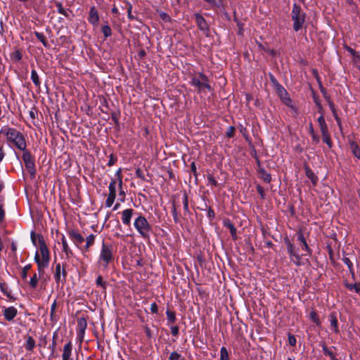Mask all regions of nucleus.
I'll return each instance as SVG.
<instances>
[{
    "mask_svg": "<svg viewBox=\"0 0 360 360\" xmlns=\"http://www.w3.org/2000/svg\"><path fill=\"white\" fill-rule=\"evenodd\" d=\"M72 344L71 341L67 342L63 349L62 360H70L72 355Z\"/></svg>",
    "mask_w": 360,
    "mask_h": 360,
    "instance_id": "nucleus-22",
    "label": "nucleus"
},
{
    "mask_svg": "<svg viewBox=\"0 0 360 360\" xmlns=\"http://www.w3.org/2000/svg\"><path fill=\"white\" fill-rule=\"evenodd\" d=\"M112 107L110 105L109 103L105 98H103V101L101 102V110L103 113H105L108 115V119L110 118L109 117V112L112 110ZM107 120V118H105Z\"/></svg>",
    "mask_w": 360,
    "mask_h": 360,
    "instance_id": "nucleus-32",
    "label": "nucleus"
},
{
    "mask_svg": "<svg viewBox=\"0 0 360 360\" xmlns=\"http://www.w3.org/2000/svg\"><path fill=\"white\" fill-rule=\"evenodd\" d=\"M207 181H208V184H210L215 187L218 186V182L214 179V177L211 174H209L207 176Z\"/></svg>",
    "mask_w": 360,
    "mask_h": 360,
    "instance_id": "nucleus-59",
    "label": "nucleus"
},
{
    "mask_svg": "<svg viewBox=\"0 0 360 360\" xmlns=\"http://www.w3.org/2000/svg\"><path fill=\"white\" fill-rule=\"evenodd\" d=\"M56 307H57V302H56V300H54V302L51 305L50 316H51V320L52 321H56L55 319V311H56Z\"/></svg>",
    "mask_w": 360,
    "mask_h": 360,
    "instance_id": "nucleus-54",
    "label": "nucleus"
},
{
    "mask_svg": "<svg viewBox=\"0 0 360 360\" xmlns=\"http://www.w3.org/2000/svg\"><path fill=\"white\" fill-rule=\"evenodd\" d=\"M180 354L177 353L176 352H172L169 356V360H180Z\"/></svg>",
    "mask_w": 360,
    "mask_h": 360,
    "instance_id": "nucleus-62",
    "label": "nucleus"
},
{
    "mask_svg": "<svg viewBox=\"0 0 360 360\" xmlns=\"http://www.w3.org/2000/svg\"><path fill=\"white\" fill-rule=\"evenodd\" d=\"M285 244L286 245L287 252L290 256L291 262L296 266L301 265V259L303 255L299 254V248H295V245L289 240L288 238L284 239Z\"/></svg>",
    "mask_w": 360,
    "mask_h": 360,
    "instance_id": "nucleus-8",
    "label": "nucleus"
},
{
    "mask_svg": "<svg viewBox=\"0 0 360 360\" xmlns=\"http://www.w3.org/2000/svg\"><path fill=\"white\" fill-rule=\"evenodd\" d=\"M342 260L344 262V264L347 265L352 276L354 277V269L352 262L347 257H343Z\"/></svg>",
    "mask_w": 360,
    "mask_h": 360,
    "instance_id": "nucleus-38",
    "label": "nucleus"
},
{
    "mask_svg": "<svg viewBox=\"0 0 360 360\" xmlns=\"http://www.w3.org/2000/svg\"><path fill=\"white\" fill-rule=\"evenodd\" d=\"M259 174V177L266 183H271L272 179H271V175L270 173L267 172V171L263 168V167H259V169H258L257 170Z\"/></svg>",
    "mask_w": 360,
    "mask_h": 360,
    "instance_id": "nucleus-28",
    "label": "nucleus"
},
{
    "mask_svg": "<svg viewBox=\"0 0 360 360\" xmlns=\"http://www.w3.org/2000/svg\"><path fill=\"white\" fill-rule=\"evenodd\" d=\"M38 248L39 255V262L49 264L51 255L49 250L46 244L44 236L41 234H37Z\"/></svg>",
    "mask_w": 360,
    "mask_h": 360,
    "instance_id": "nucleus-6",
    "label": "nucleus"
},
{
    "mask_svg": "<svg viewBox=\"0 0 360 360\" xmlns=\"http://www.w3.org/2000/svg\"><path fill=\"white\" fill-rule=\"evenodd\" d=\"M110 115L111 119L115 122V124H119V117H120V111L118 110H116L112 108L110 112L109 115Z\"/></svg>",
    "mask_w": 360,
    "mask_h": 360,
    "instance_id": "nucleus-42",
    "label": "nucleus"
},
{
    "mask_svg": "<svg viewBox=\"0 0 360 360\" xmlns=\"http://www.w3.org/2000/svg\"><path fill=\"white\" fill-rule=\"evenodd\" d=\"M304 168L305 174L307 178L311 181L314 186H316L319 181L318 176L314 173L312 169L308 165H305Z\"/></svg>",
    "mask_w": 360,
    "mask_h": 360,
    "instance_id": "nucleus-23",
    "label": "nucleus"
},
{
    "mask_svg": "<svg viewBox=\"0 0 360 360\" xmlns=\"http://www.w3.org/2000/svg\"><path fill=\"white\" fill-rule=\"evenodd\" d=\"M172 216H173L174 221L176 224L179 223V215H178V212H177V210H176V204H175L174 202H173L172 207Z\"/></svg>",
    "mask_w": 360,
    "mask_h": 360,
    "instance_id": "nucleus-53",
    "label": "nucleus"
},
{
    "mask_svg": "<svg viewBox=\"0 0 360 360\" xmlns=\"http://www.w3.org/2000/svg\"><path fill=\"white\" fill-rule=\"evenodd\" d=\"M38 280H39V278L37 277V274L34 273L29 281V284L32 289L37 288V284H38Z\"/></svg>",
    "mask_w": 360,
    "mask_h": 360,
    "instance_id": "nucleus-50",
    "label": "nucleus"
},
{
    "mask_svg": "<svg viewBox=\"0 0 360 360\" xmlns=\"http://www.w3.org/2000/svg\"><path fill=\"white\" fill-rule=\"evenodd\" d=\"M239 131L243 134V137L248 140L249 135L246 127H243V124L239 125Z\"/></svg>",
    "mask_w": 360,
    "mask_h": 360,
    "instance_id": "nucleus-57",
    "label": "nucleus"
},
{
    "mask_svg": "<svg viewBox=\"0 0 360 360\" xmlns=\"http://www.w3.org/2000/svg\"><path fill=\"white\" fill-rule=\"evenodd\" d=\"M167 319L169 323H174L176 321L175 311H171L169 309L166 311Z\"/></svg>",
    "mask_w": 360,
    "mask_h": 360,
    "instance_id": "nucleus-43",
    "label": "nucleus"
},
{
    "mask_svg": "<svg viewBox=\"0 0 360 360\" xmlns=\"http://www.w3.org/2000/svg\"><path fill=\"white\" fill-rule=\"evenodd\" d=\"M116 184H117V179H112L110 184H109V193L108 195H115L116 196Z\"/></svg>",
    "mask_w": 360,
    "mask_h": 360,
    "instance_id": "nucleus-44",
    "label": "nucleus"
},
{
    "mask_svg": "<svg viewBox=\"0 0 360 360\" xmlns=\"http://www.w3.org/2000/svg\"><path fill=\"white\" fill-rule=\"evenodd\" d=\"M236 132V128L233 126H229L227 129V131L226 132V136L231 139L233 138L235 136Z\"/></svg>",
    "mask_w": 360,
    "mask_h": 360,
    "instance_id": "nucleus-55",
    "label": "nucleus"
},
{
    "mask_svg": "<svg viewBox=\"0 0 360 360\" xmlns=\"http://www.w3.org/2000/svg\"><path fill=\"white\" fill-rule=\"evenodd\" d=\"M58 338V335L56 333V332H55L53 335V338H52V342L51 344L49 345V348L51 349V354L49 355V359H53V358H56L58 356V354L56 353V339Z\"/></svg>",
    "mask_w": 360,
    "mask_h": 360,
    "instance_id": "nucleus-25",
    "label": "nucleus"
},
{
    "mask_svg": "<svg viewBox=\"0 0 360 360\" xmlns=\"http://www.w3.org/2000/svg\"><path fill=\"white\" fill-rule=\"evenodd\" d=\"M219 360H230L229 353L225 347H221L220 349Z\"/></svg>",
    "mask_w": 360,
    "mask_h": 360,
    "instance_id": "nucleus-45",
    "label": "nucleus"
},
{
    "mask_svg": "<svg viewBox=\"0 0 360 360\" xmlns=\"http://www.w3.org/2000/svg\"><path fill=\"white\" fill-rule=\"evenodd\" d=\"M31 268H32L31 264H28L22 268V271H21V278L23 281L27 280V273L31 269Z\"/></svg>",
    "mask_w": 360,
    "mask_h": 360,
    "instance_id": "nucleus-48",
    "label": "nucleus"
},
{
    "mask_svg": "<svg viewBox=\"0 0 360 360\" xmlns=\"http://www.w3.org/2000/svg\"><path fill=\"white\" fill-rule=\"evenodd\" d=\"M117 157L115 155L110 154L109 156L108 162L107 163L108 166L111 167L115 165V163L117 162Z\"/></svg>",
    "mask_w": 360,
    "mask_h": 360,
    "instance_id": "nucleus-58",
    "label": "nucleus"
},
{
    "mask_svg": "<svg viewBox=\"0 0 360 360\" xmlns=\"http://www.w3.org/2000/svg\"><path fill=\"white\" fill-rule=\"evenodd\" d=\"M100 259L105 262V266L113 259L112 247L111 245L105 244L104 241L102 244Z\"/></svg>",
    "mask_w": 360,
    "mask_h": 360,
    "instance_id": "nucleus-11",
    "label": "nucleus"
},
{
    "mask_svg": "<svg viewBox=\"0 0 360 360\" xmlns=\"http://www.w3.org/2000/svg\"><path fill=\"white\" fill-rule=\"evenodd\" d=\"M328 105H329V108L333 113V115L334 117L338 116V114H337V111H336V108H335V104L333 101H330L329 103H328Z\"/></svg>",
    "mask_w": 360,
    "mask_h": 360,
    "instance_id": "nucleus-63",
    "label": "nucleus"
},
{
    "mask_svg": "<svg viewBox=\"0 0 360 360\" xmlns=\"http://www.w3.org/2000/svg\"><path fill=\"white\" fill-rule=\"evenodd\" d=\"M136 178L140 179L142 181L150 180V176L147 171H143L141 169H136Z\"/></svg>",
    "mask_w": 360,
    "mask_h": 360,
    "instance_id": "nucleus-36",
    "label": "nucleus"
},
{
    "mask_svg": "<svg viewBox=\"0 0 360 360\" xmlns=\"http://www.w3.org/2000/svg\"><path fill=\"white\" fill-rule=\"evenodd\" d=\"M269 77L276 91L283 86L271 72L269 73Z\"/></svg>",
    "mask_w": 360,
    "mask_h": 360,
    "instance_id": "nucleus-39",
    "label": "nucleus"
},
{
    "mask_svg": "<svg viewBox=\"0 0 360 360\" xmlns=\"http://www.w3.org/2000/svg\"><path fill=\"white\" fill-rule=\"evenodd\" d=\"M34 34L37 37V39L42 43L44 47H49V44L48 43L46 37L44 36L43 33L35 31L34 32Z\"/></svg>",
    "mask_w": 360,
    "mask_h": 360,
    "instance_id": "nucleus-37",
    "label": "nucleus"
},
{
    "mask_svg": "<svg viewBox=\"0 0 360 360\" xmlns=\"http://www.w3.org/2000/svg\"><path fill=\"white\" fill-rule=\"evenodd\" d=\"M190 84L196 87L198 93L202 92L204 89L207 90V91L212 90L210 84L209 77L203 72H198V76L193 77L190 81Z\"/></svg>",
    "mask_w": 360,
    "mask_h": 360,
    "instance_id": "nucleus-4",
    "label": "nucleus"
},
{
    "mask_svg": "<svg viewBox=\"0 0 360 360\" xmlns=\"http://www.w3.org/2000/svg\"><path fill=\"white\" fill-rule=\"evenodd\" d=\"M134 214L132 209H126L122 212V221L124 225L129 226Z\"/></svg>",
    "mask_w": 360,
    "mask_h": 360,
    "instance_id": "nucleus-18",
    "label": "nucleus"
},
{
    "mask_svg": "<svg viewBox=\"0 0 360 360\" xmlns=\"http://www.w3.org/2000/svg\"><path fill=\"white\" fill-rule=\"evenodd\" d=\"M5 198L3 195H0V224H1L5 219V210L4 207Z\"/></svg>",
    "mask_w": 360,
    "mask_h": 360,
    "instance_id": "nucleus-40",
    "label": "nucleus"
},
{
    "mask_svg": "<svg viewBox=\"0 0 360 360\" xmlns=\"http://www.w3.org/2000/svg\"><path fill=\"white\" fill-rule=\"evenodd\" d=\"M329 320L330 323V327L333 331L338 334L340 333L339 327H338V321L337 318L336 312H331L329 315Z\"/></svg>",
    "mask_w": 360,
    "mask_h": 360,
    "instance_id": "nucleus-21",
    "label": "nucleus"
},
{
    "mask_svg": "<svg viewBox=\"0 0 360 360\" xmlns=\"http://www.w3.org/2000/svg\"><path fill=\"white\" fill-rule=\"evenodd\" d=\"M184 213L189 212L188 210V197L186 193H184L182 198Z\"/></svg>",
    "mask_w": 360,
    "mask_h": 360,
    "instance_id": "nucleus-52",
    "label": "nucleus"
},
{
    "mask_svg": "<svg viewBox=\"0 0 360 360\" xmlns=\"http://www.w3.org/2000/svg\"><path fill=\"white\" fill-rule=\"evenodd\" d=\"M65 266L66 264L61 265L60 263H58L56 265L53 277L57 284L60 283L65 284L66 282L68 271H66Z\"/></svg>",
    "mask_w": 360,
    "mask_h": 360,
    "instance_id": "nucleus-10",
    "label": "nucleus"
},
{
    "mask_svg": "<svg viewBox=\"0 0 360 360\" xmlns=\"http://www.w3.org/2000/svg\"><path fill=\"white\" fill-rule=\"evenodd\" d=\"M36 346V342L32 336H27L26 338L25 343L24 347L28 352H32Z\"/></svg>",
    "mask_w": 360,
    "mask_h": 360,
    "instance_id": "nucleus-31",
    "label": "nucleus"
},
{
    "mask_svg": "<svg viewBox=\"0 0 360 360\" xmlns=\"http://www.w3.org/2000/svg\"><path fill=\"white\" fill-rule=\"evenodd\" d=\"M347 289L354 290L356 293L360 294V283H355L354 284H346Z\"/></svg>",
    "mask_w": 360,
    "mask_h": 360,
    "instance_id": "nucleus-51",
    "label": "nucleus"
},
{
    "mask_svg": "<svg viewBox=\"0 0 360 360\" xmlns=\"http://www.w3.org/2000/svg\"><path fill=\"white\" fill-rule=\"evenodd\" d=\"M68 235L73 243L80 250V245L84 241V237L78 231L71 229L68 231Z\"/></svg>",
    "mask_w": 360,
    "mask_h": 360,
    "instance_id": "nucleus-13",
    "label": "nucleus"
},
{
    "mask_svg": "<svg viewBox=\"0 0 360 360\" xmlns=\"http://www.w3.org/2000/svg\"><path fill=\"white\" fill-rule=\"evenodd\" d=\"M95 238L96 236L93 233L89 235L86 238V245L82 248H80V250L82 252L83 254L84 253V252H88L90 247L94 245L95 242Z\"/></svg>",
    "mask_w": 360,
    "mask_h": 360,
    "instance_id": "nucleus-27",
    "label": "nucleus"
},
{
    "mask_svg": "<svg viewBox=\"0 0 360 360\" xmlns=\"http://www.w3.org/2000/svg\"><path fill=\"white\" fill-rule=\"evenodd\" d=\"M61 243H62V245H63V251L65 252L66 257L69 258V257L73 256L72 251L70 248L65 236H63V237L61 238Z\"/></svg>",
    "mask_w": 360,
    "mask_h": 360,
    "instance_id": "nucleus-30",
    "label": "nucleus"
},
{
    "mask_svg": "<svg viewBox=\"0 0 360 360\" xmlns=\"http://www.w3.org/2000/svg\"><path fill=\"white\" fill-rule=\"evenodd\" d=\"M101 32L105 39H107L112 35V30L108 25H103L101 27Z\"/></svg>",
    "mask_w": 360,
    "mask_h": 360,
    "instance_id": "nucleus-47",
    "label": "nucleus"
},
{
    "mask_svg": "<svg viewBox=\"0 0 360 360\" xmlns=\"http://www.w3.org/2000/svg\"><path fill=\"white\" fill-rule=\"evenodd\" d=\"M309 319L318 326L320 327L321 326V321H320L317 313L312 310L309 313Z\"/></svg>",
    "mask_w": 360,
    "mask_h": 360,
    "instance_id": "nucleus-41",
    "label": "nucleus"
},
{
    "mask_svg": "<svg viewBox=\"0 0 360 360\" xmlns=\"http://www.w3.org/2000/svg\"><path fill=\"white\" fill-rule=\"evenodd\" d=\"M131 230H129L126 233L123 231L124 234L122 236L124 242L126 254L122 259V265L124 269L131 271L135 268L134 259V236L131 233Z\"/></svg>",
    "mask_w": 360,
    "mask_h": 360,
    "instance_id": "nucleus-1",
    "label": "nucleus"
},
{
    "mask_svg": "<svg viewBox=\"0 0 360 360\" xmlns=\"http://www.w3.org/2000/svg\"><path fill=\"white\" fill-rule=\"evenodd\" d=\"M276 93L284 105L295 112H297V108L294 104V102L290 97L288 92L283 86L277 90Z\"/></svg>",
    "mask_w": 360,
    "mask_h": 360,
    "instance_id": "nucleus-9",
    "label": "nucleus"
},
{
    "mask_svg": "<svg viewBox=\"0 0 360 360\" xmlns=\"http://www.w3.org/2000/svg\"><path fill=\"white\" fill-rule=\"evenodd\" d=\"M1 132L6 136L7 141L13 143L19 150L27 148L25 136L16 129L5 126L1 128Z\"/></svg>",
    "mask_w": 360,
    "mask_h": 360,
    "instance_id": "nucleus-2",
    "label": "nucleus"
},
{
    "mask_svg": "<svg viewBox=\"0 0 360 360\" xmlns=\"http://www.w3.org/2000/svg\"><path fill=\"white\" fill-rule=\"evenodd\" d=\"M22 153V160L25 163V166L27 169L31 179H34L36 176V167H35V159L34 157L32 155L31 153L27 150L25 148V150H21Z\"/></svg>",
    "mask_w": 360,
    "mask_h": 360,
    "instance_id": "nucleus-7",
    "label": "nucleus"
},
{
    "mask_svg": "<svg viewBox=\"0 0 360 360\" xmlns=\"http://www.w3.org/2000/svg\"><path fill=\"white\" fill-rule=\"evenodd\" d=\"M3 314L6 321H12L18 314V309L13 306L8 307H3Z\"/></svg>",
    "mask_w": 360,
    "mask_h": 360,
    "instance_id": "nucleus-15",
    "label": "nucleus"
},
{
    "mask_svg": "<svg viewBox=\"0 0 360 360\" xmlns=\"http://www.w3.org/2000/svg\"><path fill=\"white\" fill-rule=\"evenodd\" d=\"M256 189H257V191L260 195L261 198L264 199L266 198V195H265L264 190L263 187L258 184L256 186Z\"/></svg>",
    "mask_w": 360,
    "mask_h": 360,
    "instance_id": "nucleus-60",
    "label": "nucleus"
},
{
    "mask_svg": "<svg viewBox=\"0 0 360 360\" xmlns=\"http://www.w3.org/2000/svg\"><path fill=\"white\" fill-rule=\"evenodd\" d=\"M288 343L290 346H295L297 343L295 337L292 334H288Z\"/></svg>",
    "mask_w": 360,
    "mask_h": 360,
    "instance_id": "nucleus-64",
    "label": "nucleus"
},
{
    "mask_svg": "<svg viewBox=\"0 0 360 360\" xmlns=\"http://www.w3.org/2000/svg\"><path fill=\"white\" fill-rule=\"evenodd\" d=\"M96 285L97 287L101 288L102 292L105 293L107 286L109 285V283L103 281V277L101 275H99L96 280Z\"/></svg>",
    "mask_w": 360,
    "mask_h": 360,
    "instance_id": "nucleus-33",
    "label": "nucleus"
},
{
    "mask_svg": "<svg viewBox=\"0 0 360 360\" xmlns=\"http://www.w3.org/2000/svg\"><path fill=\"white\" fill-rule=\"evenodd\" d=\"M313 72H314V75L315 76L317 82H319L320 91H321L323 98L327 101V103H329L330 101H332L331 99H330V96L328 94V93L326 91V89L323 86V85L321 84V79H320V77L319 76L317 70H314Z\"/></svg>",
    "mask_w": 360,
    "mask_h": 360,
    "instance_id": "nucleus-20",
    "label": "nucleus"
},
{
    "mask_svg": "<svg viewBox=\"0 0 360 360\" xmlns=\"http://www.w3.org/2000/svg\"><path fill=\"white\" fill-rule=\"evenodd\" d=\"M349 147L352 154L358 159H360V148L358 144L355 141H352L349 143Z\"/></svg>",
    "mask_w": 360,
    "mask_h": 360,
    "instance_id": "nucleus-34",
    "label": "nucleus"
},
{
    "mask_svg": "<svg viewBox=\"0 0 360 360\" xmlns=\"http://www.w3.org/2000/svg\"><path fill=\"white\" fill-rule=\"evenodd\" d=\"M296 236H297V240H299L302 245V249L303 250L306 251L309 256H311L312 250L308 245L306 238L304 237V233L302 232V231L301 229H300L298 231H297Z\"/></svg>",
    "mask_w": 360,
    "mask_h": 360,
    "instance_id": "nucleus-14",
    "label": "nucleus"
},
{
    "mask_svg": "<svg viewBox=\"0 0 360 360\" xmlns=\"http://www.w3.org/2000/svg\"><path fill=\"white\" fill-rule=\"evenodd\" d=\"M136 231L145 240H149L150 235L152 233V226L146 218L142 215L136 217Z\"/></svg>",
    "mask_w": 360,
    "mask_h": 360,
    "instance_id": "nucleus-5",
    "label": "nucleus"
},
{
    "mask_svg": "<svg viewBox=\"0 0 360 360\" xmlns=\"http://www.w3.org/2000/svg\"><path fill=\"white\" fill-rule=\"evenodd\" d=\"M223 225L224 227L227 228L230 231L231 236L233 238V240L237 239V230L236 227L234 226L233 224L231 222V221L229 219H224L223 220Z\"/></svg>",
    "mask_w": 360,
    "mask_h": 360,
    "instance_id": "nucleus-19",
    "label": "nucleus"
},
{
    "mask_svg": "<svg viewBox=\"0 0 360 360\" xmlns=\"http://www.w3.org/2000/svg\"><path fill=\"white\" fill-rule=\"evenodd\" d=\"M320 345L322 347L323 352L325 356H328L330 358L331 360L334 359L336 356L335 354L333 352L332 349H336V347L334 346H332L331 347H328L324 342H321Z\"/></svg>",
    "mask_w": 360,
    "mask_h": 360,
    "instance_id": "nucleus-26",
    "label": "nucleus"
},
{
    "mask_svg": "<svg viewBox=\"0 0 360 360\" xmlns=\"http://www.w3.org/2000/svg\"><path fill=\"white\" fill-rule=\"evenodd\" d=\"M30 238L32 244L35 247H38V244L37 243V235H36L35 232L34 231H32L30 233Z\"/></svg>",
    "mask_w": 360,
    "mask_h": 360,
    "instance_id": "nucleus-61",
    "label": "nucleus"
},
{
    "mask_svg": "<svg viewBox=\"0 0 360 360\" xmlns=\"http://www.w3.org/2000/svg\"><path fill=\"white\" fill-rule=\"evenodd\" d=\"M194 17L195 19V23L198 29L202 31L206 37H209L210 30L208 23L204 17L200 13H195Z\"/></svg>",
    "mask_w": 360,
    "mask_h": 360,
    "instance_id": "nucleus-12",
    "label": "nucleus"
},
{
    "mask_svg": "<svg viewBox=\"0 0 360 360\" xmlns=\"http://www.w3.org/2000/svg\"><path fill=\"white\" fill-rule=\"evenodd\" d=\"M88 21L93 25H97L99 21L98 12L95 6H92L90 8Z\"/></svg>",
    "mask_w": 360,
    "mask_h": 360,
    "instance_id": "nucleus-17",
    "label": "nucleus"
},
{
    "mask_svg": "<svg viewBox=\"0 0 360 360\" xmlns=\"http://www.w3.org/2000/svg\"><path fill=\"white\" fill-rule=\"evenodd\" d=\"M291 17L293 21V30L298 32L305 22L306 13L302 11L301 6L296 3L293 4Z\"/></svg>",
    "mask_w": 360,
    "mask_h": 360,
    "instance_id": "nucleus-3",
    "label": "nucleus"
},
{
    "mask_svg": "<svg viewBox=\"0 0 360 360\" xmlns=\"http://www.w3.org/2000/svg\"><path fill=\"white\" fill-rule=\"evenodd\" d=\"M0 290L8 299L12 301L15 300V298L11 295V292L6 283L0 282Z\"/></svg>",
    "mask_w": 360,
    "mask_h": 360,
    "instance_id": "nucleus-29",
    "label": "nucleus"
},
{
    "mask_svg": "<svg viewBox=\"0 0 360 360\" xmlns=\"http://www.w3.org/2000/svg\"><path fill=\"white\" fill-rule=\"evenodd\" d=\"M115 198H116L115 195H108L107 200L105 201V206L107 207H110L112 205V204L115 200Z\"/></svg>",
    "mask_w": 360,
    "mask_h": 360,
    "instance_id": "nucleus-56",
    "label": "nucleus"
},
{
    "mask_svg": "<svg viewBox=\"0 0 360 360\" xmlns=\"http://www.w3.org/2000/svg\"><path fill=\"white\" fill-rule=\"evenodd\" d=\"M34 260L37 264L39 278H41L44 275V269L48 267L49 264L39 262V254L37 251L34 254Z\"/></svg>",
    "mask_w": 360,
    "mask_h": 360,
    "instance_id": "nucleus-16",
    "label": "nucleus"
},
{
    "mask_svg": "<svg viewBox=\"0 0 360 360\" xmlns=\"http://www.w3.org/2000/svg\"><path fill=\"white\" fill-rule=\"evenodd\" d=\"M121 8L122 13H120V14L124 15L125 13H127L128 18L130 20L134 19V16L132 15L131 13L132 5L131 4H129L128 1H123L121 5Z\"/></svg>",
    "mask_w": 360,
    "mask_h": 360,
    "instance_id": "nucleus-24",
    "label": "nucleus"
},
{
    "mask_svg": "<svg viewBox=\"0 0 360 360\" xmlns=\"http://www.w3.org/2000/svg\"><path fill=\"white\" fill-rule=\"evenodd\" d=\"M31 79L36 87L40 88L41 82L37 70L33 68L31 71Z\"/></svg>",
    "mask_w": 360,
    "mask_h": 360,
    "instance_id": "nucleus-35",
    "label": "nucleus"
},
{
    "mask_svg": "<svg viewBox=\"0 0 360 360\" xmlns=\"http://www.w3.org/2000/svg\"><path fill=\"white\" fill-rule=\"evenodd\" d=\"M77 326L78 328H79V331L84 333L87 326L86 319L84 318L79 319L77 320Z\"/></svg>",
    "mask_w": 360,
    "mask_h": 360,
    "instance_id": "nucleus-46",
    "label": "nucleus"
},
{
    "mask_svg": "<svg viewBox=\"0 0 360 360\" xmlns=\"http://www.w3.org/2000/svg\"><path fill=\"white\" fill-rule=\"evenodd\" d=\"M323 138V141L328 146L329 148L333 147V141L330 139V136L329 133L321 134Z\"/></svg>",
    "mask_w": 360,
    "mask_h": 360,
    "instance_id": "nucleus-49",
    "label": "nucleus"
}]
</instances>
